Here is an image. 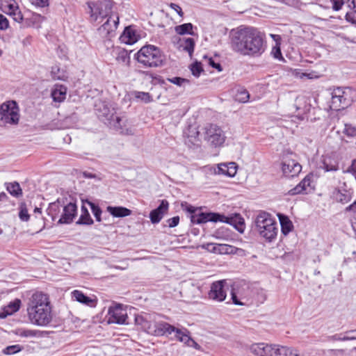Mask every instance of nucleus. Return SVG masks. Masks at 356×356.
<instances>
[{"instance_id": "79ce46f5", "label": "nucleus", "mask_w": 356, "mask_h": 356, "mask_svg": "<svg viewBox=\"0 0 356 356\" xmlns=\"http://www.w3.org/2000/svg\"><path fill=\"white\" fill-rule=\"evenodd\" d=\"M116 55V60L119 63H124L127 65H129L130 61V57L127 50L124 49H118L117 50Z\"/></svg>"}, {"instance_id": "49530a36", "label": "nucleus", "mask_w": 356, "mask_h": 356, "mask_svg": "<svg viewBox=\"0 0 356 356\" xmlns=\"http://www.w3.org/2000/svg\"><path fill=\"white\" fill-rule=\"evenodd\" d=\"M84 202L87 203L90 207V209L95 218H96V220L98 222H101L102 210L99 208V207L89 200H86Z\"/></svg>"}, {"instance_id": "72a5a7b5", "label": "nucleus", "mask_w": 356, "mask_h": 356, "mask_svg": "<svg viewBox=\"0 0 356 356\" xmlns=\"http://www.w3.org/2000/svg\"><path fill=\"white\" fill-rule=\"evenodd\" d=\"M62 206L63 204H61V202L59 199H58L56 202L49 204L47 209V213L49 216H51L53 220H54L58 217L60 212V208Z\"/></svg>"}, {"instance_id": "9b49d317", "label": "nucleus", "mask_w": 356, "mask_h": 356, "mask_svg": "<svg viewBox=\"0 0 356 356\" xmlns=\"http://www.w3.org/2000/svg\"><path fill=\"white\" fill-rule=\"evenodd\" d=\"M51 307L48 296L42 292H35L33 293L29 299L27 306V312L36 310L39 308Z\"/></svg>"}, {"instance_id": "680f3d73", "label": "nucleus", "mask_w": 356, "mask_h": 356, "mask_svg": "<svg viewBox=\"0 0 356 356\" xmlns=\"http://www.w3.org/2000/svg\"><path fill=\"white\" fill-rule=\"evenodd\" d=\"M332 3V8L337 11L339 10L344 3L343 0H330Z\"/></svg>"}, {"instance_id": "6ab92c4d", "label": "nucleus", "mask_w": 356, "mask_h": 356, "mask_svg": "<svg viewBox=\"0 0 356 356\" xmlns=\"http://www.w3.org/2000/svg\"><path fill=\"white\" fill-rule=\"evenodd\" d=\"M169 204L167 200H163L160 205L149 213V218L153 224L159 223L163 218L165 213L168 211Z\"/></svg>"}, {"instance_id": "a878e982", "label": "nucleus", "mask_w": 356, "mask_h": 356, "mask_svg": "<svg viewBox=\"0 0 356 356\" xmlns=\"http://www.w3.org/2000/svg\"><path fill=\"white\" fill-rule=\"evenodd\" d=\"M84 10L86 13L89 15L90 20L91 22H95L100 17L99 14V8L97 6V2L88 1L84 6Z\"/></svg>"}, {"instance_id": "58836bf2", "label": "nucleus", "mask_w": 356, "mask_h": 356, "mask_svg": "<svg viewBox=\"0 0 356 356\" xmlns=\"http://www.w3.org/2000/svg\"><path fill=\"white\" fill-rule=\"evenodd\" d=\"M321 168L325 172L337 171L339 169V165L336 161H332L330 158H325L323 159Z\"/></svg>"}, {"instance_id": "20e7f679", "label": "nucleus", "mask_w": 356, "mask_h": 356, "mask_svg": "<svg viewBox=\"0 0 356 356\" xmlns=\"http://www.w3.org/2000/svg\"><path fill=\"white\" fill-rule=\"evenodd\" d=\"M250 350L256 356H299L297 350L264 343L252 344Z\"/></svg>"}, {"instance_id": "cd10ccee", "label": "nucleus", "mask_w": 356, "mask_h": 356, "mask_svg": "<svg viewBox=\"0 0 356 356\" xmlns=\"http://www.w3.org/2000/svg\"><path fill=\"white\" fill-rule=\"evenodd\" d=\"M99 8V14L100 17H107L111 12L113 8V2L111 0H102L97 2Z\"/></svg>"}, {"instance_id": "a18cd8bd", "label": "nucleus", "mask_w": 356, "mask_h": 356, "mask_svg": "<svg viewBox=\"0 0 356 356\" xmlns=\"http://www.w3.org/2000/svg\"><path fill=\"white\" fill-rule=\"evenodd\" d=\"M17 334L22 337H40L42 332L39 330L22 329L19 330Z\"/></svg>"}, {"instance_id": "f257e3e1", "label": "nucleus", "mask_w": 356, "mask_h": 356, "mask_svg": "<svg viewBox=\"0 0 356 356\" xmlns=\"http://www.w3.org/2000/svg\"><path fill=\"white\" fill-rule=\"evenodd\" d=\"M231 47L242 55L258 57L264 52L266 45L261 32L248 27L231 32Z\"/></svg>"}, {"instance_id": "8fccbe9b", "label": "nucleus", "mask_w": 356, "mask_h": 356, "mask_svg": "<svg viewBox=\"0 0 356 356\" xmlns=\"http://www.w3.org/2000/svg\"><path fill=\"white\" fill-rule=\"evenodd\" d=\"M191 70L193 76L198 77L203 71L201 63L195 62L191 65Z\"/></svg>"}, {"instance_id": "338daca9", "label": "nucleus", "mask_w": 356, "mask_h": 356, "mask_svg": "<svg viewBox=\"0 0 356 356\" xmlns=\"http://www.w3.org/2000/svg\"><path fill=\"white\" fill-rule=\"evenodd\" d=\"M307 77L309 79H317L320 77V75L318 74L316 72H311L309 73H302L300 78Z\"/></svg>"}, {"instance_id": "69168bd1", "label": "nucleus", "mask_w": 356, "mask_h": 356, "mask_svg": "<svg viewBox=\"0 0 356 356\" xmlns=\"http://www.w3.org/2000/svg\"><path fill=\"white\" fill-rule=\"evenodd\" d=\"M179 222V216H175L173 218H169L167 220V222L168 223L169 227H175L177 225H178Z\"/></svg>"}, {"instance_id": "f704fd0d", "label": "nucleus", "mask_w": 356, "mask_h": 356, "mask_svg": "<svg viewBox=\"0 0 356 356\" xmlns=\"http://www.w3.org/2000/svg\"><path fill=\"white\" fill-rule=\"evenodd\" d=\"M279 219L281 225L282 232L283 234L286 235L291 231L293 224L288 217L284 215L280 214Z\"/></svg>"}, {"instance_id": "1a4fd4ad", "label": "nucleus", "mask_w": 356, "mask_h": 356, "mask_svg": "<svg viewBox=\"0 0 356 356\" xmlns=\"http://www.w3.org/2000/svg\"><path fill=\"white\" fill-rule=\"evenodd\" d=\"M27 312L31 323L38 326H46L52 320L51 307L39 308Z\"/></svg>"}, {"instance_id": "e2e57ef3", "label": "nucleus", "mask_w": 356, "mask_h": 356, "mask_svg": "<svg viewBox=\"0 0 356 356\" xmlns=\"http://www.w3.org/2000/svg\"><path fill=\"white\" fill-rule=\"evenodd\" d=\"M8 27V20L7 18L0 14V30H5Z\"/></svg>"}, {"instance_id": "7c9ffc66", "label": "nucleus", "mask_w": 356, "mask_h": 356, "mask_svg": "<svg viewBox=\"0 0 356 356\" xmlns=\"http://www.w3.org/2000/svg\"><path fill=\"white\" fill-rule=\"evenodd\" d=\"M350 10L346 13V19L356 26V0H347Z\"/></svg>"}, {"instance_id": "5fc2aeb1", "label": "nucleus", "mask_w": 356, "mask_h": 356, "mask_svg": "<svg viewBox=\"0 0 356 356\" xmlns=\"http://www.w3.org/2000/svg\"><path fill=\"white\" fill-rule=\"evenodd\" d=\"M305 192V189L303 188L302 185L300 182L296 187L291 189L289 191V194L291 195H295L301 193Z\"/></svg>"}, {"instance_id": "dca6fc26", "label": "nucleus", "mask_w": 356, "mask_h": 356, "mask_svg": "<svg viewBox=\"0 0 356 356\" xmlns=\"http://www.w3.org/2000/svg\"><path fill=\"white\" fill-rule=\"evenodd\" d=\"M108 316V323L124 324L127 318L126 312L119 306L109 307Z\"/></svg>"}, {"instance_id": "b1692460", "label": "nucleus", "mask_w": 356, "mask_h": 356, "mask_svg": "<svg viewBox=\"0 0 356 356\" xmlns=\"http://www.w3.org/2000/svg\"><path fill=\"white\" fill-rule=\"evenodd\" d=\"M195 40L191 38H179L178 40V48L180 50L184 51L188 53L191 57L194 51Z\"/></svg>"}, {"instance_id": "052dcab7", "label": "nucleus", "mask_w": 356, "mask_h": 356, "mask_svg": "<svg viewBox=\"0 0 356 356\" xmlns=\"http://www.w3.org/2000/svg\"><path fill=\"white\" fill-rule=\"evenodd\" d=\"M10 2H11V3H10L8 6V7L6 8V10L3 11V12L7 13L8 15H10L11 13H13L14 10H15V9L19 8L17 6L16 2L14 0L10 1Z\"/></svg>"}, {"instance_id": "5701e85b", "label": "nucleus", "mask_w": 356, "mask_h": 356, "mask_svg": "<svg viewBox=\"0 0 356 356\" xmlns=\"http://www.w3.org/2000/svg\"><path fill=\"white\" fill-rule=\"evenodd\" d=\"M213 251L215 253L221 254H240V252H243V250L227 244H215L213 248Z\"/></svg>"}, {"instance_id": "c85d7f7f", "label": "nucleus", "mask_w": 356, "mask_h": 356, "mask_svg": "<svg viewBox=\"0 0 356 356\" xmlns=\"http://www.w3.org/2000/svg\"><path fill=\"white\" fill-rule=\"evenodd\" d=\"M122 42L127 44H132L137 42L138 36L131 27H127L120 36Z\"/></svg>"}, {"instance_id": "ea45409f", "label": "nucleus", "mask_w": 356, "mask_h": 356, "mask_svg": "<svg viewBox=\"0 0 356 356\" xmlns=\"http://www.w3.org/2000/svg\"><path fill=\"white\" fill-rule=\"evenodd\" d=\"M193 25L191 23H186L175 26V31L179 35L189 34L193 35Z\"/></svg>"}, {"instance_id": "f3484780", "label": "nucleus", "mask_w": 356, "mask_h": 356, "mask_svg": "<svg viewBox=\"0 0 356 356\" xmlns=\"http://www.w3.org/2000/svg\"><path fill=\"white\" fill-rule=\"evenodd\" d=\"M155 332H154L153 335L154 336H168L172 333H175V338L177 339V331L181 330L179 328H177L169 323L157 320L156 322Z\"/></svg>"}, {"instance_id": "c03bdc74", "label": "nucleus", "mask_w": 356, "mask_h": 356, "mask_svg": "<svg viewBox=\"0 0 356 356\" xmlns=\"http://www.w3.org/2000/svg\"><path fill=\"white\" fill-rule=\"evenodd\" d=\"M248 289V286L243 283L241 284H235L233 286L232 291L234 293H237V296H239L240 299H244L246 297L245 290Z\"/></svg>"}, {"instance_id": "7ed1b4c3", "label": "nucleus", "mask_w": 356, "mask_h": 356, "mask_svg": "<svg viewBox=\"0 0 356 356\" xmlns=\"http://www.w3.org/2000/svg\"><path fill=\"white\" fill-rule=\"evenodd\" d=\"M134 58L143 67L150 68L163 66L165 60L161 49L152 44L141 47Z\"/></svg>"}, {"instance_id": "423d86ee", "label": "nucleus", "mask_w": 356, "mask_h": 356, "mask_svg": "<svg viewBox=\"0 0 356 356\" xmlns=\"http://www.w3.org/2000/svg\"><path fill=\"white\" fill-rule=\"evenodd\" d=\"M355 96V91L350 88H337L332 92L330 106L334 111L343 110L351 105Z\"/></svg>"}, {"instance_id": "bb28decb", "label": "nucleus", "mask_w": 356, "mask_h": 356, "mask_svg": "<svg viewBox=\"0 0 356 356\" xmlns=\"http://www.w3.org/2000/svg\"><path fill=\"white\" fill-rule=\"evenodd\" d=\"M72 294V298L80 303L91 307H95L96 305V300L95 299L86 296L83 292L80 291L74 290Z\"/></svg>"}, {"instance_id": "a211bd4d", "label": "nucleus", "mask_w": 356, "mask_h": 356, "mask_svg": "<svg viewBox=\"0 0 356 356\" xmlns=\"http://www.w3.org/2000/svg\"><path fill=\"white\" fill-rule=\"evenodd\" d=\"M77 207L75 203L70 202L63 207V213L58 221L59 224H69L73 221L76 214Z\"/></svg>"}, {"instance_id": "412c9836", "label": "nucleus", "mask_w": 356, "mask_h": 356, "mask_svg": "<svg viewBox=\"0 0 356 356\" xmlns=\"http://www.w3.org/2000/svg\"><path fill=\"white\" fill-rule=\"evenodd\" d=\"M237 171V165L234 162L229 163H220L218 165L215 173L218 175H225L228 177H234Z\"/></svg>"}, {"instance_id": "6e6d98bb", "label": "nucleus", "mask_w": 356, "mask_h": 356, "mask_svg": "<svg viewBox=\"0 0 356 356\" xmlns=\"http://www.w3.org/2000/svg\"><path fill=\"white\" fill-rule=\"evenodd\" d=\"M305 192V189L303 188L302 185L300 182L296 187L291 189L289 191V194L291 195H295L301 193Z\"/></svg>"}, {"instance_id": "393cba45", "label": "nucleus", "mask_w": 356, "mask_h": 356, "mask_svg": "<svg viewBox=\"0 0 356 356\" xmlns=\"http://www.w3.org/2000/svg\"><path fill=\"white\" fill-rule=\"evenodd\" d=\"M20 305L21 300L19 299H15L14 301L10 302L0 312V318H5L8 316L17 312L20 308Z\"/></svg>"}, {"instance_id": "a19ab883", "label": "nucleus", "mask_w": 356, "mask_h": 356, "mask_svg": "<svg viewBox=\"0 0 356 356\" xmlns=\"http://www.w3.org/2000/svg\"><path fill=\"white\" fill-rule=\"evenodd\" d=\"M118 17H116V19L110 16L106 22H105L103 25L102 26V28L106 31L108 33H109L110 31H113V29H117V26H118Z\"/></svg>"}, {"instance_id": "2eb2a0df", "label": "nucleus", "mask_w": 356, "mask_h": 356, "mask_svg": "<svg viewBox=\"0 0 356 356\" xmlns=\"http://www.w3.org/2000/svg\"><path fill=\"white\" fill-rule=\"evenodd\" d=\"M282 170L284 176L293 177L301 172L302 166L293 159H286L282 163Z\"/></svg>"}, {"instance_id": "bf43d9fd", "label": "nucleus", "mask_w": 356, "mask_h": 356, "mask_svg": "<svg viewBox=\"0 0 356 356\" xmlns=\"http://www.w3.org/2000/svg\"><path fill=\"white\" fill-rule=\"evenodd\" d=\"M343 334L346 341L356 339V330L347 331Z\"/></svg>"}, {"instance_id": "4468645a", "label": "nucleus", "mask_w": 356, "mask_h": 356, "mask_svg": "<svg viewBox=\"0 0 356 356\" xmlns=\"http://www.w3.org/2000/svg\"><path fill=\"white\" fill-rule=\"evenodd\" d=\"M227 284L225 280H219L213 282L211 286L209 293V297L216 301L222 302L226 298V291L225 285Z\"/></svg>"}, {"instance_id": "6e6552de", "label": "nucleus", "mask_w": 356, "mask_h": 356, "mask_svg": "<svg viewBox=\"0 0 356 356\" xmlns=\"http://www.w3.org/2000/svg\"><path fill=\"white\" fill-rule=\"evenodd\" d=\"M224 131L216 124H210L204 127V139L211 145L218 147L222 145L225 140Z\"/></svg>"}, {"instance_id": "e433bc0d", "label": "nucleus", "mask_w": 356, "mask_h": 356, "mask_svg": "<svg viewBox=\"0 0 356 356\" xmlns=\"http://www.w3.org/2000/svg\"><path fill=\"white\" fill-rule=\"evenodd\" d=\"M249 98L250 94L246 89L243 88H239L236 90L234 95V99L236 101L241 103H245L249 100Z\"/></svg>"}, {"instance_id": "aec40b11", "label": "nucleus", "mask_w": 356, "mask_h": 356, "mask_svg": "<svg viewBox=\"0 0 356 356\" xmlns=\"http://www.w3.org/2000/svg\"><path fill=\"white\" fill-rule=\"evenodd\" d=\"M293 107L298 115L305 114L309 112L311 104L308 98L305 96H298L295 100Z\"/></svg>"}, {"instance_id": "c756f323", "label": "nucleus", "mask_w": 356, "mask_h": 356, "mask_svg": "<svg viewBox=\"0 0 356 356\" xmlns=\"http://www.w3.org/2000/svg\"><path fill=\"white\" fill-rule=\"evenodd\" d=\"M108 212L113 217L122 218L128 216L131 213V211L127 208L122 207H111L108 206L106 208Z\"/></svg>"}, {"instance_id": "4d7b16f0", "label": "nucleus", "mask_w": 356, "mask_h": 356, "mask_svg": "<svg viewBox=\"0 0 356 356\" xmlns=\"http://www.w3.org/2000/svg\"><path fill=\"white\" fill-rule=\"evenodd\" d=\"M271 54L275 58L280 60L283 59L280 47L277 44L273 47Z\"/></svg>"}, {"instance_id": "09e8293b", "label": "nucleus", "mask_w": 356, "mask_h": 356, "mask_svg": "<svg viewBox=\"0 0 356 356\" xmlns=\"http://www.w3.org/2000/svg\"><path fill=\"white\" fill-rule=\"evenodd\" d=\"M19 217L22 221H28L30 218V216L28 213V210L26 207V204L24 203L21 204L20 205V211L19 213Z\"/></svg>"}, {"instance_id": "2f4dec72", "label": "nucleus", "mask_w": 356, "mask_h": 356, "mask_svg": "<svg viewBox=\"0 0 356 356\" xmlns=\"http://www.w3.org/2000/svg\"><path fill=\"white\" fill-rule=\"evenodd\" d=\"M67 88L62 85H56L51 92V97L54 102H61L66 97Z\"/></svg>"}, {"instance_id": "13d9d810", "label": "nucleus", "mask_w": 356, "mask_h": 356, "mask_svg": "<svg viewBox=\"0 0 356 356\" xmlns=\"http://www.w3.org/2000/svg\"><path fill=\"white\" fill-rule=\"evenodd\" d=\"M31 4L38 7H46L49 5V0H29Z\"/></svg>"}, {"instance_id": "c9c22d12", "label": "nucleus", "mask_w": 356, "mask_h": 356, "mask_svg": "<svg viewBox=\"0 0 356 356\" xmlns=\"http://www.w3.org/2000/svg\"><path fill=\"white\" fill-rule=\"evenodd\" d=\"M76 223L87 225L93 224V220L91 218L88 209L83 205L81 207V214Z\"/></svg>"}, {"instance_id": "39448f33", "label": "nucleus", "mask_w": 356, "mask_h": 356, "mask_svg": "<svg viewBox=\"0 0 356 356\" xmlns=\"http://www.w3.org/2000/svg\"><path fill=\"white\" fill-rule=\"evenodd\" d=\"M256 229L259 235L266 241L271 242L277 234V222L266 212L260 213L255 220Z\"/></svg>"}, {"instance_id": "37998d69", "label": "nucleus", "mask_w": 356, "mask_h": 356, "mask_svg": "<svg viewBox=\"0 0 356 356\" xmlns=\"http://www.w3.org/2000/svg\"><path fill=\"white\" fill-rule=\"evenodd\" d=\"M341 132L348 138H356V126L352 124L345 123Z\"/></svg>"}, {"instance_id": "864d4df0", "label": "nucleus", "mask_w": 356, "mask_h": 356, "mask_svg": "<svg viewBox=\"0 0 356 356\" xmlns=\"http://www.w3.org/2000/svg\"><path fill=\"white\" fill-rule=\"evenodd\" d=\"M9 15L13 17L14 21L18 23H20L23 19V15L21 11L19 10V8L15 9V10L11 13Z\"/></svg>"}, {"instance_id": "473e14b6", "label": "nucleus", "mask_w": 356, "mask_h": 356, "mask_svg": "<svg viewBox=\"0 0 356 356\" xmlns=\"http://www.w3.org/2000/svg\"><path fill=\"white\" fill-rule=\"evenodd\" d=\"M5 186L8 192L13 197H19L22 196V190L18 182H6Z\"/></svg>"}, {"instance_id": "4be33fe9", "label": "nucleus", "mask_w": 356, "mask_h": 356, "mask_svg": "<svg viewBox=\"0 0 356 356\" xmlns=\"http://www.w3.org/2000/svg\"><path fill=\"white\" fill-rule=\"evenodd\" d=\"M190 332L186 328H181L177 331V339L184 343L188 346L199 349L200 346L190 337Z\"/></svg>"}, {"instance_id": "0eeeda50", "label": "nucleus", "mask_w": 356, "mask_h": 356, "mask_svg": "<svg viewBox=\"0 0 356 356\" xmlns=\"http://www.w3.org/2000/svg\"><path fill=\"white\" fill-rule=\"evenodd\" d=\"M19 116V108L15 101H7L0 105V127L17 124Z\"/></svg>"}, {"instance_id": "4c0bfd02", "label": "nucleus", "mask_w": 356, "mask_h": 356, "mask_svg": "<svg viewBox=\"0 0 356 356\" xmlns=\"http://www.w3.org/2000/svg\"><path fill=\"white\" fill-rule=\"evenodd\" d=\"M51 75L52 79L55 80H65L67 74L65 70L60 69L58 66L55 65L51 67Z\"/></svg>"}, {"instance_id": "9d476101", "label": "nucleus", "mask_w": 356, "mask_h": 356, "mask_svg": "<svg viewBox=\"0 0 356 356\" xmlns=\"http://www.w3.org/2000/svg\"><path fill=\"white\" fill-rule=\"evenodd\" d=\"M102 116L106 118V121L104 122L105 124H107L111 128H113L116 131H120V134L124 135H132L134 134L131 128H124L121 124V118L115 115L114 113L111 112L106 106L104 108Z\"/></svg>"}, {"instance_id": "f03ea898", "label": "nucleus", "mask_w": 356, "mask_h": 356, "mask_svg": "<svg viewBox=\"0 0 356 356\" xmlns=\"http://www.w3.org/2000/svg\"><path fill=\"white\" fill-rule=\"evenodd\" d=\"M181 208L184 211H186L191 214V221L193 224H202L207 222H223L230 225H234V222L238 220V226L236 228L241 232L243 229L241 227L243 225V220L238 216L236 215L234 218H227L224 215L218 213H196V209L188 204L187 202L181 203Z\"/></svg>"}, {"instance_id": "603ef678", "label": "nucleus", "mask_w": 356, "mask_h": 356, "mask_svg": "<svg viewBox=\"0 0 356 356\" xmlns=\"http://www.w3.org/2000/svg\"><path fill=\"white\" fill-rule=\"evenodd\" d=\"M168 81L170 83L175 84L177 86H181L184 83H188L189 81L188 79L181 78V77H172L168 79Z\"/></svg>"}, {"instance_id": "ddd939ff", "label": "nucleus", "mask_w": 356, "mask_h": 356, "mask_svg": "<svg viewBox=\"0 0 356 356\" xmlns=\"http://www.w3.org/2000/svg\"><path fill=\"white\" fill-rule=\"evenodd\" d=\"M346 183L334 188L331 193V197L336 202L343 204L349 202L352 199V192L346 188Z\"/></svg>"}, {"instance_id": "0e129e2a", "label": "nucleus", "mask_w": 356, "mask_h": 356, "mask_svg": "<svg viewBox=\"0 0 356 356\" xmlns=\"http://www.w3.org/2000/svg\"><path fill=\"white\" fill-rule=\"evenodd\" d=\"M231 295H232V302L234 305H245L244 302L241 301V299H240L239 296H237V293H234L232 291Z\"/></svg>"}, {"instance_id": "f8f14e48", "label": "nucleus", "mask_w": 356, "mask_h": 356, "mask_svg": "<svg viewBox=\"0 0 356 356\" xmlns=\"http://www.w3.org/2000/svg\"><path fill=\"white\" fill-rule=\"evenodd\" d=\"M137 325H140L142 329L147 333L153 335L155 332L156 316L146 314L145 316H137L135 318Z\"/></svg>"}, {"instance_id": "3c124183", "label": "nucleus", "mask_w": 356, "mask_h": 356, "mask_svg": "<svg viewBox=\"0 0 356 356\" xmlns=\"http://www.w3.org/2000/svg\"><path fill=\"white\" fill-rule=\"evenodd\" d=\"M136 97L145 103H149L152 101V98L148 92H137Z\"/></svg>"}, {"instance_id": "de8ad7c7", "label": "nucleus", "mask_w": 356, "mask_h": 356, "mask_svg": "<svg viewBox=\"0 0 356 356\" xmlns=\"http://www.w3.org/2000/svg\"><path fill=\"white\" fill-rule=\"evenodd\" d=\"M23 347L19 344L8 346L2 350L4 355H11L20 352Z\"/></svg>"}, {"instance_id": "774afa93", "label": "nucleus", "mask_w": 356, "mask_h": 356, "mask_svg": "<svg viewBox=\"0 0 356 356\" xmlns=\"http://www.w3.org/2000/svg\"><path fill=\"white\" fill-rule=\"evenodd\" d=\"M300 183L302 185L305 193H307V188L309 187L311 184V178L309 176H307L300 181Z\"/></svg>"}]
</instances>
